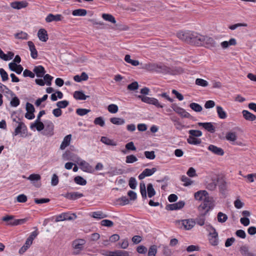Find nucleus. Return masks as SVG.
I'll list each match as a JSON object with an SVG mask.
<instances>
[{
    "label": "nucleus",
    "mask_w": 256,
    "mask_h": 256,
    "mask_svg": "<svg viewBox=\"0 0 256 256\" xmlns=\"http://www.w3.org/2000/svg\"><path fill=\"white\" fill-rule=\"evenodd\" d=\"M177 36L180 40L190 44L197 46L202 44L204 36L194 32L181 31L177 33Z\"/></svg>",
    "instance_id": "f257e3e1"
},
{
    "label": "nucleus",
    "mask_w": 256,
    "mask_h": 256,
    "mask_svg": "<svg viewBox=\"0 0 256 256\" xmlns=\"http://www.w3.org/2000/svg\"><path fill=\"white\" fill-rule=\"evenodd\" d=\"M214 207V204L212 200V198L210 197L204 198L203 202H202L198 206V210L202 212L204 216H205L210 210Z\"/></svg>",
    "instance_id": "f03ea898"
},
{
    "label": "nucleus",
    "mask_w": 256,
    "mask_h": 256,
    "mask_svg": "<svg viewBox=\"0 0 256 256\" xmlns=\"http://www.w3.org/2000/svg\"><path fill=\"white\" fill-rule=\"evenodd\" d=\"M86 243V240L81 238L76 239L72 241V246L74 250V251L73 252L74 254L76 255L79 254L83 250Z\"/></svg>",
    "instance_id": "7ed1b4c3"
},
{
    "label": "nucleus",
    "mask_w": 256,
    "mask_h": 256,
    "mask_svg": "<svg viewBox=\"0 0 256 256\" xmlns=\"http://www.w3.org/2000/svg\"><path fill=\"white\" fill-rule=\"evenodd\" d=\"M137 98L141 100L142 102L146 104H153L157 108H162L164 106V105L160 104L158 100L155 98H150L142 95H138L137 96Z\"/></svg>",
    "instance_id": "20e7f679"
},
{
    "label": "nucleus",
    "mask_w": 256,
    "mask_h": 256,
    "mask_svg": "<svg viewBox=\"0 0 256 256\" xmlns=\"http://www.w3.org/2000/svg\"><path fill=\"white\" fill-rule=\"evenodd\" d=\"M201 46H204L206 48L210 49L218 46V44L213 38L205 36H204L202 44Z\"/></svg>",
    "instance_id": "39448f33"
},
{
    "label": "nucleus",
    "mask_w": 256,
    "mask_h": 256,
    "mask_svg": "<svg viewBox=\"0 0 256 256\" xmlns=\"http://www.w3.org/2000/svg\"><path fill=\"white\" fill-rule=\"evenodd\" d=\"M18 125L14 130V132L12 133L14 136H16L19 134L21 136H24L27 131V128L25 124L22 122H17Z\"/></svg>",
    "instance_id": "423d86ee"
},
{
    "label": "nucleus",
    "mask_w": 256,
    "mask_h": 256,
    "mask_svg": "<svg viewBox=\"0 0 256 256\" xmlns=\"http://www.w3.org/2000/svg\"><path fill=\"white\" fill-rule=\"evenodd\" d=\"M28 6V3L26 0L16 1L10 3L11 7L14 9L17 10L26 8Z\"/></svg>",
    "instance_id": "0eeeda50"
},
{
    "label": "nucleus",
    "mask_w": 256,
    "mask_h": 256,
    "mask_svg": "<svg viewBox=\"0 0 256 256\" xmlns=\"http://www.w3.org/2000/svg\"><path fill=\"white\" fill-rule=\"evenodd\" d=\"M185 202L184 201L181 200L173 204H168L166 206V208L167 210H177L182 208Z\"/></svg>",
    "instance_id": "6e6552de"
},
{
    "label": "nucleus",
    "mask_w": 256,
    "mask_h": 256,
    "mask_svg": "<svg viewBox=\"0 0 256 256\" xmlns=\"http://www.w3.org/2000/svg\"><path fill=\"white\" fill-rule=\"evenodd\" d=\"M208 149L214 154L220 156L224 154V150L222 148H218L214 145L210 144L208 146Z\"/></svg>",
    "instance_id": "1a4fd4ad"
},
{
    "label": "nucleus",
    "mask_w": 256,
    "mask_h": 256,
    "mask_svg": "<svg viewBox=\"0 0 256 256\" xmlns=\"http://www.w3.org/2000/svg\"><path fill=\"white\" fill-rule=\"evenodd\" d=\"M79 164L81 170L84 172L92 173L94 171L92 166L84 160H82Z\"/></svg>",
    "instance_id": "9d476101"
},
{
    "label": "nucleus",
    "mask_w": 256,
    "mask_h": 256,
    "mask_svg": "<svg viewBox=\"0 0 256 256\" xmlns=\"http://www.w3.org/2000/svg\"><path fill=\"white\" fill-rule=\"evenodd\" d=\"M198 124L200 126H202L206 130L210 133H214L215 132V127L212 122H198Z\"/></svg>",
    "instance_id": "9b49d317"
},
{
    "label": "nucleus",
    "mask_w": 256,
    "mask_h": 256,
    "mask_svg": "<svg viewBox=\"0 0 256 256\" xmlns=\"http://www.w3.org/2000/svg\"><path fill=\"white\" fill-rule=\"evenodd\" d=\"M182 224L184 226L185 230H190L192 229L196 224V222L192 219L184 220L182 221Z\"/></svg>",
    "instance_id": "f8f14e48"
},
{
    "label": "nucleus",
    "mask_w": 256,
    "mask_h": 256,
    "mask_svg": "<svg viewBox=\"0 0 256 256\" xmlns=\"http://www.w3.org/2000/svg\"><path fill=\"white\" fill-rule=\"evenodd\" d=\"M64 196L66 198L71 200H75L84 196L82 194L79 192H67Z\"/></svg>",
    "instance_id": "ddd939ff"
},
{
    "label": "nucleus",
    "mask_w": 256,
    "mask_h": 256,
    "mask_svg": "<svg viewBox=\"0 0 256 256\" xmlns=\"http://www.w3.org/2000/svg\"><path fill=\"white\" fill-rule=\"evenodd\" d=\"M62 16L61 14H57L54 15L52 14H50L46 18V21L47 22H58L62 20Z\"/></svg>",
    "instance_id": "4468645a"
},
{
    "label": "nucleus",
    "mask_w": 256,
    "mask_h": 256,
    "mask_svg": "<svg viewBox=\"0 0 256 256\" xmlns=\"http://www.w3.org/2000/svg\"><path fill=\"white\" fill-rule=\"evenodd\" d=\"M33 72L38 78H42L46 72L44 68L42 66H34Z\"/></svg>",
    "instance_id": "2eb2a0df"
},
{
    "label": "nucleus",
    "mask_w": 256,
    "mask_h": 256,
    "mask_svg": "<svg viewBox=\"0 0 256 256\" xmlns=\"http://www.w3.org/2000/svg\"><path fill=\"white\" fill-rule=\"evenodd\" d=\"M38 36L39 40L44 42H46L48 38L47 32L44 28H40L38 30Z\"/></svg>",
    "instance_id": "dca6fc26"
},
{
    "label": "nucleus",
    "mask_w": 256,
    "mask_h": 256,
    "mask_svg": "<svg viewBox=\"0 0 256 256\" xmlns=\"http://www.w3.org/2000/svg\"><path fill=\"white\" fill-rule=\"evenodd\" d=\"M208 197H209L208 194L205 190H200L194 194V198L198 200H202L204 198H205Z\"/></svg>",
    "instance_id": "f3484780"
},
{
    "label": "nucleus",
    "mask_w": 256,
    "mask_h": 256,
    "mask_svg": "<svg viewBox=\"0 0 256 256\" xmlns=\"http://www.w3.org/2000/svg\"><path fill=\"white\" fill-rule=\"evenodd\" d=\"M208 241L212 246H218L219 242L218 234H208Z\"/></svg>",
    "instance_id": "a211bd4d"
},
{
    "label": "nucleus",
    "mask_w": 256,
    "mask_h": 256,
    "mask_svg": "<svg viewBox=\"0 0 256 256\" xmlns=\"http://www.w3.org/2000/svg\"><path fill=\"white\" fill-rule=\"evenodd\" d=\"M28 44L29 46L30 50V56L34 59H36L38 57V52L33 42L28 41Z\"/></svg>",
    "instance_id": "6ab92c4d"
},
{
    "label": "nucleus",
    "mask_w": 256,
    "mask_h": 256,
    "mask_svg": "<svg viewBox=\"0 0 256 256\" xmlns=\"http://www.w3.org/2000/svg\"><path fill=\"white\" fill-rule=\"evenodd\" d=\"M71 140H72V134H70L66 136L64 138L60 146V149L62 150H64L67 146H68L70 143Z\"/></svg>",
    "instance_id": "aec40b11"
},
{
    "label": "nucleus",
    "mask_w": 256,
    "mask_h": 256,
    "mask_svg": "<svg viewBox=\"0 0 256 256\" xmlns=\"http://www.w3.org/2000/svg\"><path fill=\"white\" fill-rule=\"evenodd\" d=\"M107 256H129V252L126 251L117 250L114 252H108Z\"/></svg>",
    "instance_id": "412c9836"
},
{
    "label": "nucleus",
    "mask_w": 256,
    "mask_h": 256,
    "mask_svg": "<svg viewBox=\"0 0 256 256\" xmlns=\"http://www.w3.org/2000/svg\"><path fill=\"white\" fill-rule=\"evenodd\" d=\"M156 72L166 74L170 73V68L165 65L162 64H158V68H156Z\"/></svg>",
    "instance_id": "4be33fe9"
},
{
    "label": "nucleus",
    "mask_w": 256,
    "mask_h": 256,
    "mask_svg": "<svg viewBox=\"0 0 256 256\" xmlns=\"http://www.w3.org/2000/svg\"><path fill=\"white\" fill-rule=\"evenodd\" d=\"M242 114L244 118L247 120L254 121L256 120V116L255 115L250 112L248 110H243Z\"/></svg>",
    "instance_id": "5701e85b"
},
{
    "label": "nucleus",
    "mask_w": 256,
    "mask_h": 256,
    "mask_svg": "<svg viewBox=\"0 0 256 256\" xmlns=\"http://www.w3.org/2000/svg\"><path fill=\"white\" fill-rule=\"evenodd\" d=\"M54 125L51 121H47L46 122V129L45 131L48 134L52 136L53 134V130Z\"/></svg>",
    "instance_id": "b1692460"
},
{
    "label": "nucleus",
    "mask_w": 256,
    "mask_h": 256,
    "mask_svg": "<svg viewBox=\"0 0 256 256\" xmlns=\"http://www.w3.org/2000/svg\"><path fill=\"white\" fill-rule=\"evenodd\" d=\"M240 251L242 256H256L249 251L248 247L246 246H241L240 248Z\"/></svg>",
    "instance_id": "393cba45"
},
{
    "label": "nucleus",
    "mask_w": 256,
    "mask_h": 256,
    "mask_svg": "<svg viewBox=\"0 0 256 256\" xmlns=\"http://www.w3.org/2000/svg\"><path fill=\"white\" fill-rule=\"evenodd\" d=\"M236 44V39L232 38L229 41H224L221 43V46L222 48H227L230 46H235Z\"/></svg>",
    "instance_id": "a878e982"
},
{
    "label": "nucleus",
    "mask_w": 256,
    "mask_h": 256,
    "mask_svg": "<svg viewBox=\"0 0 256 256\" xmlns=\"http://www.w3.org/2000/svg\"><path fill=\"white\" fill-rule=\"evenodd\" d=\"M74 97L76 100H86L89 96L85 95L82 91H76L74 94Z\"/></svg>",
    "instance_id": "bb28decb"
},
{
    "label": "nucleus",
    "mask_w": 256,
    "mask_h": 256,
    "mask_svg": "<svg viewBox=\"0 0 256 256\" xmlns=\"http://www.w3.org/2000/svg\"><path fill=\"white\" fill-rule=\"evenodd\" d=\"M216 108L218 116L220 118L225 119L227 117L226 112L224 110L222 106H216Z\"/></svg>",
    "instance_id": "cd10ccee"
},
{
    "label": "nucleus",
    "mask_w": 256,
    "mask_h": 256,
    "mask_svg": "<svg viewBox=\"0 0 256 256\" xmlns=\"http://www.w3.org/2000/svg\"><path fill=\"white\" fill-rule=\"evenodd\" d=\"M187 142L190 144L198 145L201 144L202 140L197 138L189 136L187 138Z\"/></svg>",
    "instance_id": "c85d7f7f"
},
{
    "label": "nucleus",
    "mask_w": 256,
    "mask_h": 256,
    "mask_svg": "<svg viewBox=\"0 0 256 256\" xmlns=\"http://www.w3.org/2000/svg\"><path fill=\"white\" fill-rule=\"evenodd\" d=\"M90 216L92 217L97 219H102L108 216L106 214L103 213L101 211L93 212L90 214Z\"/></svg>",
    "instance_id": "c756f323"
},
{
    "label": "nucleus",
    "mask_w": 256,
    "mask_h": 256,
    "mask_svg": "<svg viewBox=\"0 0 256 256\" xmlns=\"http://www.w3.org/2000/svg\"><path fill=\"white\" fill-rule=\"evenodd\" d=\"M110 120L112 124L118 126L122 125L125 123V120L120 118H110Z\"/></svg>",
    "instance_id": "7c9ffc66"
},
{
    "label": "nucleus",
    "mask_w": 256,
    "mask_h": 256,
    "mask_svg": "<svg viewBox=\"0 0 256 256\" xmlns=\"http://www.w3.org/2000/svg\"><path fill=\"white\" fill-rule=\"evenodd\" d=\"M30 128L31 129H32L34 128H36L38 131H41L44 129V124L40 121L38 122H36V121H35L34 123H32L30 124Z\"/></svg>",
    "instance_id": "2f4dec72"
},
{
    "label": "nucleus",
    "mask_w": 256,
    "mask_h": 256,
    "mask_svg": "<svg viewBox=\"0 0 256 256\" xmlns=\"http://www.w3.org/2000/svg\"><path fill=\"white\" fill-rule=\"evenodd\" d=\"M144 68L148 70L156 72V68H158V64L156 63H148L144 64Z\"/></svg>",
    "instance_id": "473e14b6"
},
{
    "label": "nucleus",
    "mask_w": 256,
    "mask_h": 256,
    "mask_svg": "<svg viewBox=\"0 0 256 256\" xmlns=\"http://www.w3.org/2000/svg\"><path fill=\"white\" fill-rule=\"evenodd\" d=\"M28 220V218H22V219H16L13 221L10 222L8 223V225L14 226H18L20 224H22L25 223Z\"/></svg>",
    "instance_id": "72a5a7b5"
},
{
    "label": "nucleus",
    "mask_w": 256,
    "mask_h": 256,
    "mask_svg": "<svg viewBox=\"0 0 256 256\" xmlns=\"http://www.w3.org/2000/svg\"><path fill=\"white\" fill-rule=\"evenodd\" d=\"M217 186L216 180L212 179L211 182H207L206 188L209 190H214Z\"/></svg>",
    "instance_id": "f704fd0d"
},
{
    "label": "nucleus",
    "mask_w": 256,
    "mask_h": 256,
    "mask_svg": "<svg viewBox=\"0 0 256 256\" xmlns=\"http://www.w3.org/2000/svg\"><path fill=\"white\" fill-rule=\"evenodd\" d=\"M216 184H218L220 190L222 192L226 189V182L224 180L218 178L216 179Z\"/></svg>",
    "instance_id": "c9c22d12"
},
{
    "label": "nucleus",
    "mask_w": 256,
    "mask_h": 256,
    "mask_svg": "<svg viewBox=\"0 0 256 256\" xmlns=\"http://www.w3.org/2000/svg\"><path fill=\"white\" fill-rule=\"evenodd\" d=\"M64 220H73L76 218L77 216L74 213L64 212Z\"/></svg>",
    "instance_id": "e433bc0d"
},
{
    "label": "nucleus",
    "mask_w": 256,
    "mask_h": 256,
    "mask_svg": "<svg viewBox=\"0 0 256 256\" xmlns=\"http://www.w3.org/2000/svg\"><path fill=\"white\" fill-rule=\"evenodd\" d=\"M22 177L24 178H26V176H23ZM40 176L38 174H31L28 178H26L32 182V184H34L35 181H38L40 180Z\"/></svg>",
    "instance_id": "4c0bfd02"
},
{
    "label": "nucleus",
    "mask_w": 256,
    "mask_h": 256,
    "mask_svg": "<svg viewBox=\"0 0 256 256\" xmlns=\"http://www.w3.org/2000/svg\"><path fill=\"white\" fill-rule=\"evenodd\" d=\"M26 110L27 112L31 113V114H32V116L31 115L30 116V118H34L35 116L34 114V112L35 111V109L34 106L32 104L29 102L26 103Z\"/></svg>",
    "instance_id": "58836bf2"
},
{
    "label": "nucleus",
    "mask_w": 256,
    "mask_h": 256,
    "mask_svg": "<svg viewBox=\"0 0 256 256\" xmlns=\"http://www.w3.org/2000/svg\"><path fill=\"white\" fill-rule=\"evenodd\" d=\"M102 18L106 21L110 22L112 24H116V20L113 16L110 14H103Z\"/></svg>",
    "instance_id": "ea45409f"
},
{
    "label": "nucleus",
    "mask_w": 256,
    "mask_h": 256,
    "mask_svg": "<svg viewBox=\"0 0 256 256\" xmlns=\"http://www.w3.org/2000/svg\"><path fill=\"white\" fill-rule=\"evenodd\" d=\"M87 11L84 9H77L72 11V14L74 16H84L86 14Z\"/></svg>",
    "instance_id": "a19ab883"
},
{
    "label": "nucleus",
    "mask_w": 256,
    "mask_h": 256,
    "mask_svg": "<svg viewBox=\"0 0 256 256\" xmlns=\"http://www.w3.org/2000/svg\"><path fill=\"white\" fill-rule=\"evenodd\" d=\"M218 221L220 223H224L226 222L228 217L226 214L222 213V212H219L217 215Z\"/></svg>",
    "instance_id": "79ce46f5"
},
{
    "label": "nucleus",
    "mask_w": 256,
    "mask_h": 256,
    "mask_svg": "<svg viewBox=\"0 0 256 256\" xmlns=\"http://www.w3.org/2000/svg\"><path fill=\"white\" fill-rule=\"evenodd\" d=\"M148 196L149 198H152L156 194V191L152 184L147 185Z\"/></svg>",
    "instance_id": "37998d69"
},
{
    "label": "nucleus",
    "mask_w": 256,
    "mask_h": 256,
    "mask_svg": "<svg viewBox=\"0 0 256 256\" xmlns=\"http://www.w3.org/2000/svg\"><path fill=\"white\" fill-rule=\"evenodd\" d=\"M100 141L108 146H116V144L112 140L108 138L106 136H102Z\"/></svg>",
    "instance_id": "c03bdc74"
},
{
    "label": "nucleus",
    "mask_w": 256,
    "mask_h": 256,
    "mask_svg": "<svg viewBox=\"0 0 256 256\" xmlns=\"http://www.w3.org/2000/svg\"><path fill=\"white\" fill-rule=\"evenodd\" d=\"M190 107L196 112H200L202 110V108L200 104L195 102L190 104Z\"/></svg>",
    "instance_id": "a18cd8bd"
},
{
    "label": "nucleus",
    "mask_w": 256,
    "mask_h": 256,
    "mask_svg": "<svg viewBox=\"0 0 256 256\" xmlns=\"http://www.w3.org/2000/svg\"><path fill=\"white\" fill-rule=\"evenodd\" d=\"M140 192L142 198L146 199L147 197L146 185L144 182H140Z\"/></svg>",
    "instance_id": "49530a36"
},
{
    "label": "nucleus",
    "mask_w": 256,
    "mask_h": 256,
    "mask_svg": "<svg viewBox=\"0 0 256 256\" xmlns=\"http://www.w3.org/2000/svg\"><path fill=\"white\" fill-rule=\"evenodd\" d=\"M0 92H6L7 94H10L12 96H15L14 94L6 86L0 82Z\"/></svg>",
    "instance_id": "de8ad7c7"
},
{
    "label": "nucleus",
    "mask_w": 256,
    "mask_h": 256,
    "mask_svg": "<svg viewBox=\"0 0 256 256\" xmlns=\"http://www.w3.org/2000/svg\"><path fill=\"white\" fill-rule=\"evenodd\" d=\"M226 139L230 142H234L236 140V134L234 132H228L226 134Z\"/></svg>",
    "instance_id": "09e8293b"
},
{
    "label": "nucleus",
    "mask_w": 256,
    "mask_h": 256,
    "mask_svg": "<svg viewBox=\"0 0 256 256\" xmlns=\"http://www.w3.org/2000/svg\"><path fill=\"white\" fill-rule=\"evenodd\" d=\"M180 110H178L177 114H179L180 116L185 118H192V116L188 112H186L184 109L180 108Z\"/></svg>",
    "instance_id": "8fccbe9b"
},
{
    "label": "nucleus",
    "mask_w": 256,
    "mask_h": 256,
    "mask_svg": "<svg viewBox=\"0 0 256 256\" xmlns=\"http://www.w3.org/2000/svg\"><path fill=\"white\" fill-rule=\"evenodd\" d=\"M74 182L80 185L84 186L86 184V181L80 176H76L74 178Z\"/></svg>",
    "instance_id": "3c124183"
},
{
    "label": "nucleus",
    "mask_w": 256,
    "mask_h": 256,
    "mask_svg": "<svg viewBox=\"0 0 256 256\" xmlns=\"http://www.w3.org/2000/svg\"><path fill=\"white\" fill-rule=\"evenodd\" d=\"M189 136H192L195 138L200 137L202 136V134L200 130H190L188 131Z\"/></svg>",
    "instance_id": "603ef678"
},
{
    "label": "nucleus",
    "mask_w": 256,
    "mask_h": 256,
    "mask_svg": "<svg viewBox=\"0 0 256 256\" xmlns=\"http://www.w3.org/2000/svg\"><path fill=\"white\" fill-rule=\"evenodd\" d=\"M28 36V34L26 32L22 31L14 34V37L17 39L27 40Z\"/></svg>",
    "instance_id": "864d4df0"
},
{
    "label": "nucleus",
    "mask_w": 256,
    "mask_h": 256,
    "mask_svg": "<svg viewBox=\"0 0 256 256\" xmlns=\"http://www.w3.org/2000/svg\"><path fill=\"white\" fill-rule=\"evenodd\" d=\"M157 252V246L156 245L151 246L148 251V256H156Z\"/></svg>",
    "instance_id": "5fc2aeb1"
},
{
    "label": "nucleus",
    "mask_w": 256,
    "mask_h": 256,
    "mask_svg": "<svg viewBox=\"0 0 256 256\" xmlns=\"http://www.w3.org/2000/svg\"><path fill=\"white\" fill-rule=\"evenodd\" d=\"M108 110L112 114H116L118 112V108L115 104H110L108 107Z\"/></svg>",
    "instance_id": "6e6d98bb"
},
{
    "label": "nucleus",
    "mask_w": 256,
    "mask_h": 256,
    "mask_svg": "<svg viewBox=\"0 0 256 256\" xmlns=\"http://www.w3.org/2000/svg\"><path fill=\"white\" fill-rule=\"evenodd\" d=\"M68 104L69 102L66 100L59 101L57 102V103L56 104V105L58 106V108L60 109L66 108L68 106Z\"/></svg>",
    "instance_id": "4d7b16f0"
},
{
    "label": "nucleus",
    "mask_w": 256,
    "mask_h": 256,
    "mask_svg": "<svg viewBox=\"0 0 256 256\" xmlns=\"http://www.w3.org/2000/svg\"><path fill=\"white\" fill-rule=\"evenodd\" d=\"M181 180L184 182V186H188L191 185L192 184V181L185 176H182L181 178Z\"/></svg>",
    "instance_id": "13d9d810"
},
{
    "label": "nucleus",
    "mask_w": 256,
    "mask_h": 256,
    "mask_svg": "<svg viewBox=\"0 0 256 256\" xmlns=\"http://www.w3.org/2000/svg\"><path fill=\"white\" fill-rule=\"evenodd\" d=\"M196 85L206 87L208 86V82L202 78H196L195 82Z\"/></svg>",
    "instance_id": "bf43d9fd"
},
{
    "label": "nucleus",
    "mask_w": 256,
    "mask_h": 256,
    "mask_svg": "<svg viewBox=\"0 0 256 256\" xmlns=\"http://www.w3.org/2000/svg\"><path fill=\"white\" fill-rule=\"evenodd\" d=\"M138 160V158L136 157L133 155H129L126 156V162L128 164H132L134 162H136Z\"/></svg>",
    "instance_id": "052dcab7"
},
{
    "label": "nucleus",
    "mask_w": 256,
    "mask_h": 256,
    "mask_svg": "<svg viewBox=\"0 0 256 256\" xmlns=\"http://www.w3.org/2000/svg\"><path fill=\"white\" fill-rule=\"evenodd\" d=\"M156 170V168H153L152 169L146 168L142 172L146 176H150L152 175Z\"/></svg>",
    "instance_id": "680f3d73"
},
{
    "label": "nucleus",
    "mask_w": 256,
    "mask_h": 256,
    "mask_svg": "<svg viewBox=\"0 0 256 256\" xmlns=\"http://www.w3.org/2000/svg\"><path fill=\"white\" fill-rule=\"evenodd\" d=\"M0 74L2 78V81L5 82L8 79V73L6 72V70L2 68H0Z\"/></svg>",
    "instance_id": "e2e57ef3"
},
{
    "label": "nucleus",
    "mask_w": 256,
    "mask_h": 256,
    "mask_svg": "<svg viewBox=\"0 0 256 256\" xmlns=\"http://www.w3.org/2000/svg\"><path fill=\"white\" fill-rule=\"evenodd\" d=\"M90 111V110L86 109V108H78L76 110V113L80 116H83L84 115L86 114L88 112H89Z\"/></svg>",
    "instance_id": "0e129e2a"
},
{
    "label": "nucleus",
    "mask_w": 256,
    "mask_h": 256,
    "mask_svg": "<svg viewBox=\"0 0 256 256\" xmlns=\"http://www.w3.org/2000/svg\"><path fill=\"white\" fill-rule=\"evenodd\" d=\"M94 124L96 125H99L100 126H104L105 124L104 120L102 117H98L94 120Z\"/></svg>",
    "instance_id": "69168bd1"
},
{
    "label": "nucleus",
    "mask_w": 256,
    "mask_h": 256,
    "mask_svg": "<svg viewBox=\"0 0 256 256\" xmlns=\"http://www.w3.org/2000/svg\"><path fill=\"white\" fill-rule=\"evenodd\" d=\"M43 76L44 80L46 82H44L45 84H46L47 86H50L52 84V80L53 79V77L48 74H44Z\"/></svg>",
    "instance_id": "338daca9"
},
{
    "label": "nucleus",
    "mask_w": 256,
    "mask_h": 256,
    "mask_svg": "<svg viewBox=\"0 0 256 256\" xmlns=\"http://www.w3.org/2000/svg\"><path fill=\"white\" fill-rule=\"evenodd\" d=\"M20 103V101L18 97L14 96L11 100L10 102V104L12 106L16 107L18 106Z\"/></svg>",
    "instance_id": "774afa93"
}]
</instances>
